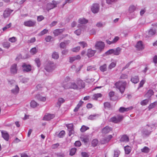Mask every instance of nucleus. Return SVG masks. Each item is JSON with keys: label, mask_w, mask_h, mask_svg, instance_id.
<instances>
[{"label": "nucleus", "mask_w": 157, "mask_h": 157, "mask_svg": "<svg viewBox=\"0 0 157 157\" xmlns=\"http://www.w3.org/2000/svg\"><path fill=\"white\" fill-rule=\"evenodd\" d=\"M120 140L121 142H126L129 141V139L126 135H124L121 137Z\"/></svg>", "instance_id": "nucleus-22"}, {"label": "nucleus", "mask_w": 157, "mask_h": 157, "mask_svg": "<svg viewBox=\"0 0 157 157\" xmlns=\"http://www.w3.org/2000/svg\"><path fill=\"white\" fill-rule=\"evenodd\" d=\"M71 84V82L67 83L63 82L62 86L65 89H70Z\"/></svg>", "instance_id": "nucleus-32"}, {"label": "nucleus", "mask_w": 157, "mask_h": 157, "mask_svg": "<svg viewBox=\"0 0 157 157\" xmlns=\"http://www.w3.org/2000/svg\"><path fill=\"white\" fill-rule=\"evenodd\" d=\"M36 24V22L35 21L29 20L27 21H25L24 23V25L28 27H34Z\"/></svg>", "instance_id": "nucleus-5"}, {"label": "nucleus", "mask_w": 157, "mask_h": 157, "mask_svg": "<svg viewBox=\"0 0 157 157\" xmlns=\"http://www.w3.org/2000/svg\"><path fill=\"white\" fill-rule=\"evenodd\" d=\"M30 52L33 55L35 54L37 52L36 48L35 47L32 48L31 49Z\"/></svg>", "instance_id": "nucleus-63"}, {"label": "nucleus", "mask_w": 157, "mask_h": 157, "mask_svg": "<svg viewBox=\"0 0 157 157\" xmlns=\"http://www.w3.org/2000/svg\"><path fill=\"white\" fill-rule=\"evenodd\" d=\"M80 47L78 46L72 48L71 49V50L73 52H77L79 51V50H80Z\"/></svg>", "instance_id": "nucleus-52"}, {"label": "nucleus", "mask_w": 157, "mask_h": 157, "mask_svg": "<svg viewBox=\"0 0 157 157\" xmlns=\"http://www.w3.org/2000/svg\"><path fill=\"white\" fill-rule=\"evenodd\" d=\"M95 47L96 49H99L101 51L104 49L105 44L102 41L98 42L95 45Z\"/></svg>", "instance_id": "nucleus-7"}, {"label": "nucleus", "mask_w": 157, "mask_h": 157, "mask_svg": "<svg viewBox=\"0 0 157 157\" xmlns=\"http://www.w3.org/2000/svg\"><path fill=\"white\" fill-rule=\"evenodd\" d=\"M105 25V23L101 21H99L96 24V26L98 27H101L104 26Z\"/></svg>", "instance_id": "nucleus-39"}, {"label": "nucleus", "mask_w": 157, "mask_h": 157, "mask_svg": "<svg viewBox=\"0 0 157 157\" xmlns=\"http://www.w3.org/2000/svg\"><path fill=\"white\" fill-rule=\"evenodd\" d=\"M105 108L109 109L111 107L110 104L108 102H105L104 104Z\"/></svg>", "instance_id": "nucleus-57"}, {"label": "nucleus", "mask_w": 157, "mask_h": 157, "mask_svg": "<svg viewBox=\"0 0 157 157\" xmlns=\"http://www.w3.org/2000/svg\"><path fill=\"white\" fill-rule=\"evenodd\" d=\"M70 89H77L78 88L77 85L74 82H71Z\"/></svg>", "instance_id": "nucleus-40"}, {"label": "nucleus", "mask_w": 157, "mask_h": 157, "mask_svg": "<svg viewBox=\"0 0 157 157\" xmlns=\"http://www.w3.org/2000/svg\"><path fill=\"white\" fill-rule=\"evenodd\" d=\"M99 116V115L98 114H94L93 115H91L89 116L88 119L89 120H94L96 119Z\"/></svg>", "instance_id": "nucleus-26"}, {"label": "nucleus", "mask_w": 157, "mask_h": 157, "mask_svg": "<svg viewBox=\"0 0 157 157\" xmlns=\"http://www.w3.org/2000/svg\"><path fill=\"white\" fill-rule=\"evenodd\" d=\"M110 121L114 123H118L117 118L115 117H114L111 118L110 119Z\"/></svg>", "instance_id": "nucleus-42"}, {"label": "nucleus", "mask_w": 157, "mask_h": 157, "mask_svg": "<svg viewBox=\"0 0 157 157\" xmlns=\"http://www.w3.org/2000/svg\"><path fill=\"white\" fill-rule=\"evenodd\" d=\"M156 33V30L152 29H150L148 32V36L151 37L155 35Z\"/></svg>", "instance_id": "nucleus-33"}, {"label": "nucleus", "mask_w": 157, "mask_h": 157, "mask_svg": "<svg viewBox=\"0 0 157 157\" xmlns=\"http://www.w3.org/2000/svg\"><path fill=\"white\" fill-rule=\"evenodd\" d=\"M96 52V51L95 50H93L91 49H89L88 50L87 55L89 57H91L94 55Z\"/></svg>", "instance_id": "nucleus-23"}, {"label": "nucleus", "mask_w": 157, "mask_h": 157, "mask_svg": "<svg viewBox=\"0 0 157 157\" xmlns=\"http://www.w3.org/2000/svg\"><path fill=\"white\" fill-rule=\"evenodd\" d=\"M76 150V149L75 148L71 149L70 151V155L71 156L75 154Z\"/></svg>", "instance_id": "nucleus-49"}, {"label": "nucleus", "mask_w": 157, "mask_h": 157, "mask_svg": "<svg viewBox=\"0 0 157 157\" xmlns=\"http://www.w3.org/2000/svg\"><path fill=\"white\" fill-rule=\"evenodd\" d=\"M19 91V88L17 85H15V88L12 89L11 90V93L14 95L17 94Z\"/></svg>", "instance_id": "nucleus-18"}, {"label": "nucleus", "mask_w": 157, "mask_h": 157, "mask_svg": "<svg viewBox=\"0 0 157 157\" xmlns=\"http://www.w3.org/2000/svg\"><path fill=\"white\" fill-rule=\"evenodd\" d=\"M92 145L94 147L96 146L98 144V140L96 139L93 140L92 141Z\"/></svg>", "instance_id": "nucleus-44"}, {"label": "nucleus", "mask_w": 157, "mask_h": 157, "mask_svg": "<svg viewBox=\"0 0 157 157\" xmlns=\"http://www.w3.org/2000/svg\"><path fill=\"white\" fill-rule=\"evenodd\" d=\"M124 150L125 154H128L131 151V148L128 146H126L124 147Z\"/></svg>", "instance_id": "nucleus-34"}, {"label": "nucleus", "mask_w": 157, "mask_h": 157, "mask_svg": "<svg viewBox=\"0 0 157 157\" xmlns=\"http://www.w3.org/2000/svg\"><path fill=\"white\" fill-rule=\"evenodd\" d=\"M102 95L101 93H97L94 94L93 96V99L95 100H97L98 98L101 97Z\"/></svg>", "instance_id": "nucleus-37"}, {"label": "nucleus", "mask_w": 157, "mask_h": 157, "mask_svg": "<svg viewBox=\"0 0 157 157\" xmlns=\"http://www.w3.org/2000/svg\"><path fill=\"white\" fill-rule=\"evenodd\" d=\"M117 0H106V3L109 5L112 4L116 2Z\"/></svg>", "instance_id": "nucleus-53"}, {"label": "nucleus", "mask_w": 157, "mask_h": 157, "mask_svg": "<svg viewBox=\"0 0 157 157\" xmlns=\"http://www.w3.org/2000/svg\"><path fill=\"white\" fill-rule=\"evenodd\" d=\"M81 57L79 55H78L73 57H70L69 58V62L72 63L76 60H80Z\"/></svg>", "instance_id": "nucleus-15"}, {"label": "nucleus", "mask_w": 157, "mask_h": 157, "mask_svg": "<svg viewBox=\"0 0 157 157\" xmlns=\"http://www.w3.org/2000/svg\"><path fill=\"white\" fill-rule=\"evenodd\" d=\"M78 44H80L81 46H82L83 48L87 46V44L84 41L79 42Z\"/></svg>", "instance_id": "nucleus-61"}, {"label": "nucleus", "mask_w": 157, "mask_h": 157, "mask_svg": "<svg viewBox=\"0 0 157 157\" xmlns=\"http://www.w3.org/2000/svg\"><path fill=\"white\" fill-rule=\"evenodd\" d=\"M136 47L139 50L143 49L144 48V47L142 41H138L136 45Z\"/></svg>", "instance_id": "nucleus-21"}, {"label": "nucleus", "mask_w": 157, "mask_h": 157, "mask_svg": "<svg viewBox=\"0 0 157 157\" xmlns=\"http://www.w3.org/2000/svg\"><path fill=\"white\" fill-rule=\"evenodd\" d=\"M56 66L54 63L51 62H48L44 66V69L48 72H52L54 70Z\"/></svg>", "instance_id": "nucleus-3"}, {"label": "nucleus", "mask_w": 157, "mask_h": 157, "mask_svg": "<svg viewBox=\"0 0 157 157\" xmlns=\"http://www.w3.org/2000/svg\"><path fill=\"white\" fill-rule=\"evenodd\" d=\"M52 57L54 59H57L58 58L59 56L58 53L56 52H54L52 54Z\"/></svg>", "instance_id": "nucleus-46"}, {"label": "nucleus", "mask_w": 157, "mask_h": 157, "mask_svg": "<svg viewBox=\"0 0 157 157\" xmlns=\"http://www.w3.org/2000/svg\"><path fill=\"white\" fill-rule=\"evenodd\" d=\"M120 153V151L118 150H115L114 152L113 157H118Z\"/></svg>", "instance_id": "nucleus-50"}, {"label": "nucleus", "mask_w": 157, "mask_h": 157, "mask_svg": "<svg viewBox=\"0 0 157 157\" xmlns=\"http://www.w3.org/2000/svg\"><path fill=\"white\" fill-rule=\"evenodd\" d=\"M100 69L102 72H104L106 71L107 70L106 65L104 64L102 66H101L100 67Z\"/></svg>", "instance_id": "nucleus-41"}, {"label": "nucleus", "mask_w": 157, "mask_h": 157, "mask_svg": "<svg viewBox=\"0 0 157 157\" xmlns=\"http://www.w3.org/2000/svg\"><path fill=\"white\" fill-rule=\"evenodd\" d=\"M17 65L16 64L14 63L12 64L10 68V72L11 74L15 75L17 74Z\"/></svg>", "instance_id": "nucleus-8"}, {"label": "nucleus", "mask_w": 157, "mask_h": 157, "mask_svg": "<svg viewBox=\"0 0 157 157\" xmlns=\"http://www.w3.org/2000/svg\"><path fill=\"white\" fill-rule=\"evenodd\" d=\"M141 151L144 153H147L150 151L149 148L147 147H145L141 149Z\"/></svg>", "instance_id": "nucleus-38"}, {"label": "nucleus", "mask_w": 157, "mask_h": 157, "mask_svg": "<svg viewBox=\"0 0 157 157\" xmlns=\"http://www.w3.org/2000/svg\"><path fill=\"white\" fill-rule=\"evenodd\" d=\"M113 136L111 135H109L103 139L101 140V143L102 144H105L109 142L111 139L112 138Z\"/></svg>", "instance_id": "nucleus-13"}, {"label": "nucleus", "mask_w": 157, "mask_h": 157, "mask_svg": "<svg viewBox=\"0 0 157 157\" xmlns=\"http://www.w3.org/2000/svg\"><path fill=\"white\" fill-rule=\"evenodd\" d=\"M48 32V30L46 29H44L43 31H41L39 34V35L40 36H42L46 34Z\"/></svg>", "instance_id": "nucleus-56"}, {"label": "nucleus", "mask_w": 157, "mask_h": 157, "mask_svg": "<svg viewBox=\"0 0 157 157\" xmlns=\"http://www.w3.org/2000/svg\"><path fill=\"white\" fill-rule=\"evenodd\" d=\"M30 106L33 108H35L39 105V104L35 101L33 100L30 102Z\"/></svg>", "instance_id": "nucleus-35"}, {"label": "nucleus", "mask_w": 157, "mask_h": 157, "mask_svg": "<svg viewBox=\"0 0 157 157\" xmlns=\"http://www.w3.org/2000/svg\"><path fill=\"white\" fill-rule=\"evenodd\" d=\"M64 29H58L54 30L53 31V33L55 36H58L59 35L62 33L64 31Z\"/></svg>", "instance_id": "nucleus-16"}, {"label": "nucleus", "mask_w": 157, "mask_h": 157, "mask_svg": "<svg viewBox=\"0 0 157 157\" xmlns=\"http://www.w3.org/2000/svg\"><path fill=\"white\" fill-rule=\"evenodd\" d=\"M116 65V63L114 62L111 63L109 65V68L111 69L112 68L114 67Z\"/></svg>", "instance_id": "nucleus-64"}, {"label": "nucleus", "mask_w": 157, "mask_h": 157, "mask_svg": "<svg viewBox=\"0 0 157 157\" xmlns=\"http://www.w3.org/2000/svg\"><path fill=\"white\" fill-rule=\"evenodd\" d=\"M123 116L122 115H117V118L118 121V123L122 121L123 118Z\"/></svg>", "instance_id": "nucleus-59"}, {"label": "nucleus", "mask_w": 157, "mask_h": 157, "mask_svg": "<svg viewBox=\"0 0 157 157\" xmlns=\"http://www.w3.org/2000/svg\"><path fill=\"white\" fill-rule=\"evenodd\" d=\"M1 133L2 137L6 140L8 141L9 139V135L7 132L2 131Z\"/></svg>", "instance_id": "nucleus-14"}, {"label": "nucleus", "mask_w": 157, "mask_h": 157, "mask_svg": "<svg viewBox=\"0 0 157 157\" xmlns=\"http://www.w3.org/2000/svg\"><path fill=\"white\" fill-rule=\"evenodd\" d=\"M13 11V10L9 9H6L4 12L3 16L4 17L7 18L9 17Z\"/></svg>", "instance_id": "nucleus-10"}, {"label": "nucleus", "mask_w": 157, "mask_h": 157, "mask_svg": "<svg viewBox=\"0 0 157 157\" xmlns=\"http://www.w3.org/2000/svg\"><path fill=\"white\" fill-rule=\"evenodd\" d=\"M3 46L4 48H8L10 46V44L9 42H5L3 44Z\"/></svg>", "instance_id": "nucleus-48"}, {"label": "nucleus", "mask_w": 157, "mask_h": 157, "mask_svg": "<svg viewBox=\"0 0 157 157\" xmlns=\"http://www.w3.org/2000/svg\"><path fill=\"white\" fill-rule=\"evenodd\" d=\"M78 22L81 24H85L88 22V21L84 18H80L78 20Z\"/></svg>", "instance_id": "nucleus-30"}, {"label": "nucleus", "mask_w": 157, "mask_h": 157, "mask_svg": "<svg viewBox=\"0 0 157 157\" xmlns=\"http://www.w3.org/2000/svg\"><path fill=\"white\" fill-rule=\"evenodd\" d=\"M155 124H152L151 126L147 124L143 127L141 130V133L144 136H148L151 134L152 128L155 127Z\"/></svg>", "instance_id": "nucleus-1"}, {"label": "nucleus", "mask_w": 157, "mask_h": 157, "mask_svg": "<svg viewBox=\"0 0 157 157\" xmlns=\"http://www.w3.org/2000/svg\"><path fill=\"white\" fill-rule=\"evenodd\" d=\"M69 40H65L63 42H61L60 44V47L61 48H65L66 46L70 43Z\"/></svg>", "instance_id": "nucleus-12"}, {"label": "nucleus", "mask_w": 157, "mask_h": 157, "mask_svg": "<svg viewBox=\"0 0 157 157\" xmlns=\"http://www.w3.org/2000/svg\"><path fill=\"white\" fill-rule=\"evenodd\" d=\"M82 141L84 143H86L88 142L89 140V136H87L82 138Z\"/></svg>", "instance_id": "nucleus-51"}, {"label": "nucleus", "mask_w": 157, "mask_h": 157, "mask_svg": "<svg viewBox=\"0 0 157 157\" xmlns=\"http://www.w3.org/2000/svg\"><path fill=\"white\" fill-rule=\"evenodd\" d=\"M88 127H86L84 125H83L80 128V131L82 132H84L86 130L89 129Z\"/></svg>", "instance_id": "nucleus-43"}, {"label": "nucleus", "mask_w": 157, "mask_h": 157, "mask_svg": "<svg viewBox=\"0 0 157 157\" xmlns=\"http://www.w3.org/2000/svg\"><path fill=\"white\" fill-rule=\"evenodd\" d=\"M55 115L50 114H46L43 117V120L46 121H49L55 117Z\"/></svg>", "instance_id": "nucleus-11"}, {"label": "nucleus", "mask_w": 157, "mask_h": 157, "mask_svg": "<svg viewBox=\"0 0 157 157\" xmlns=\"http://www.w3.org/2000/svg\"><path fill=\"white\" fill-rule=\"evenodd\" d=\"M35 62L36 64V65L38 67H39L40 66L41 64L40 62V61L39 59L36 58L35 59Z\"/></svg>", "instance_id": "nucleus-62"}, {"label": "nucleus", "mask_w": 157, "mask_h": 157, "mask_svg": "<svg viewBox=\"0 0 157 157\" xmlns=\"http://www.w3.org/2000/svg\"><path fill=\"white\" fill-rule=\"evenodd\" d=\"M65 100L62 98H59L58 99L57 105L59 107L61 105L65 102Z\"/></svg>", "instance_id": "nucleus-31"}, {"label": "nucleus", "mask_w": 157, "mask_h": 157, "mask_svg": "<svg viewBox=\"0 0 157 157\" xmlns=\"http://www.w3.org/2000/svg\"><path fill=\"white\" fill-rule=\"evenodd\" d=\"M22 67L23 68V71H24L29 72L31 70V66L30 65L27 64L25 63H24Z\"/></svg>", "instance_id": "nucleus-9"}, {"label": "nucleus", "mask_w": 157, "mask_h": 157, "mask_svg": "<svg viewBox=\"0 0 157 157\" xmlns=\"http://www.w3.org/2000/svg\"><path fill=\"white\" fill-rule=\"evenodd\" d=\"M126 84V82L119 81L117 82L115 84V85L116 88L122 94L124 91Z\"/></svg>", "instance_id": "nucleus-2"}, {"label": "nucleus", "mask_w": 157, "mask_h": 157, "mask_svg": "<svg viewBox=\"0 0 157 157\" xmlns=\"http://www.w3.org/2000/svg\"><path fill=\"white\" fill-rule=\"evenodd\" d=\"M137 9V7L134 5H131L130 6L128 9V12L129 13H132L136 10Z\"/></svg>", "instance_id": "nucleus-25"}, {"label": "nucleus", "mask_w": 157, "mask_h": 157, "mask_svg": "<svg viewBox=\"0 0 157 157\" xmlns=\"http://www.w3.org/2000/svg\"><path fill=\"white\" fill-rule=\"evenodd\" d=\"M65 132L63 130L61 131L58 135V136L59 138H62L64 135Z\"/></svg>", "instance_id": "nucleus-47"}, {"label": "nucleus", "mask_w": 157, "mask_h": 157, "mask_svg": "<svg viewBox=\"0 0 157 157\" xmlns=\"http://www.w3.org/2000/svg\"><path fill=\"white\" fill-rule=\"evenodd\" d=\"M77 86L78 89H81L84 88L85 86V83L82 80H79L77 82Z\"/></svg>", "instance_id": "nucleus-20"}, {"label": "nucleus", "mask_w": 157, "mask_h": 157, "mask_svg": "<svg viewBox=\"0 0 157 157\" xmlns=\"http://www.w3.org/2000/svg\"><path fill=\"white\" fill-rule=\"evenodd\" d=\"M12 26L11 23H9L8 24L6 25L4 27L2 28V30L3 31H7V30Z\"/></svg>", "instance_id": "nucleus-36"}, {"label": "nucleus", "mask_w": 157, "mask_h": 157, "mask_svg": "<svg viewBox=\"0 0 157 157\" xmlns=\"http://www.w3.org/2000/svg\"><path fill=\"white\" fill-rule=\"evenodd\" d=\"M148 101V100L147 99H145L142 101L140 102V104L142 105H146Z\"/></svg>", "instance_id": "nucleus-58"}, {"label": "nucleus", "mask_w": 157, "mask_h": 157, "mask_svg": "<svg viewBox=\"0 0 157 157\" xmlns=\"http://www.w3.org/2000/svg\"><path fill=\"white\" fill-rule=\"evenodd\" d=\"M99 10V6L98 4H94L91 6V10L92 12L94 13H98Z\"/></svg>", "instance_id": "nucleus-6"}, {"label": "nucleus", "mask_w": 157, "mask_h": 157, "mask_svg": "<svg viewBox=\"0 0 157 157\" xmlns=\"http://www.w3.org/2000/svg\"><path fill=\"white\" fill-rule=\"evenodd\" d=\"M154 94V92L152 90H148L145 94V96L147 98H150Z\"/></svg>", "instance_id": "nucleus-28"}, {"label": "nucleus", "mask_w": 157, "mask_h": 157, "mask_svg": "<svg viewBox=\"0 0 157 157\" xmlns=\"http://www.w3.org/2000/svg\"><path fill=\"white\" fill-rule=\"evenodd\" d=\"M35 98L39 101H45L46 100L45 97L42 96L40 94L36 95L35 96Z\"/></svg>", "instance_id": "nucleus-27"}, {"label": "nucleus", "mask_w": 157, "mask_h": 157, "mask_svg": "<svg viewBox=\"0 0 157 157\" xmlns=\"http://www.w3.org/2000/svg\"><path fill=\"white\" fill-rule=\"evenodd\" d=\"M66 126L68 128V130L73 129V125L72 124H67L66 125Z\"/></svg>", "instance_id": "nucleus-54"}, {"label": "nucleus", "mask_w": 157, "mask_h": 157, "mask_svg": "<svg viewBox=\"0 0 157 157\" xmlns=\"http://www.w3.org/2000/svg\"><path fill=\"white\" fill-rule=\"evenodd\" d=\"M157 104V102H154L153 103H151L148 106V108L149 109H151L154 108Z\"/></svg>", "instance_id": "nucleus-45"}, {"label": "nucleus", "mask_w": 157, "mask_h": 157, "mask_svg": "<svg viewBox=\"0 0 157 157\" xmlns=\"http://www.w3.org/2000/svg\"><path fill=\"white\" fill-rule=\"evenodd\" d=\"M113 49H110L105 52V54L107 56L110 54H113Z\"/></svg>", "instance_id": "nucleus-60"}, {"label": "nucleus", "mask_w": 157, "mask_h": 157, "mask_svg": "<svg viewBox=\"0 0 157 157\" xmlns=\"http://www.w3.org/2000/svg\"><path fill=\"white\" fill-rule=\"evenodd\" d=\"M112 130V128L108 126H106L103 128L102 130V132L103 133L107 134L109 133Z\"/></svg>", "instance_id": "nucleus-17"}, {"label": "nucleus", "mask_w": 157, "mask_h": 157, "mask_svg": "<svg viewBox=\"0 0 157 157\" xmlns=\"http://www.w3.org/2000/svg\"><path fill=\"white\" fill-rule=\"evenodd\" d=\"M131 81L132 83L135 84L136 83L139 82V77L137 76L132 77L131 79Z\"/></svg>", "instance_id": "nucleus-29"}, {"label": "nucleus", "mask_w": 157, "mask_h": 157, "mask_svg": "<svg viewBox=\"0 0 157 157\" xmlns=\"http://www.w3.org/2000/svg\"><path fill=\"white\" fill-rule=\"evenodd\" d=\"M132 109L133 107L132 106L128 108L121 107L119 109V111L121 113H123L124 112L128 111L129 110H132Z\"/></svg>", "instance_id": "nucleus-19"}, {"label": "nucleus", "mask_w": 157, "mask_h": 157, "mask_svg": "<svg viewBox=\"0 0 157 157\" xmlns=\"http://www.w3.org/2000/svg\"><path fill=\"white\" fill-rule=\"evenodd\" d=\"M121 49L119 47H117L115 49H113V54L115 56L119 55L121 52Z\"/></svg>", "instance_id": "nucleus-24"}, {"label": "nucleus", "mask_w": 157, "mask_h": 157, "mask_svg": "<svg viewBox=\"0 0 157 157\" xmlns=\"http://www.w3.org/2000/svg\"><path fill=\"white\" fill-rule=\"evenodd\" d=\"M60 2L59 1L53 0L52 2L48 3L47 4L46 9L48 11L49 10L57 7V5Z\"/></svg>", "instance_id": "nucleus-4"}, {"label": "nucleus", "mask_w": 157, "mask_h": 157, "mask_svg": "<svg viewBox=\"0 0 157 157\" xmlns=\"http://www.w3.org/2000/svg\"><path fill=\"white\" fill-rule=\"evenodd\" d=\"M17 40L16 37L14 36L10 38L9 39V40L12 43H14L17 41Z\"/></svg>", "instance_id": "nucleus-55"}]
</instances>
